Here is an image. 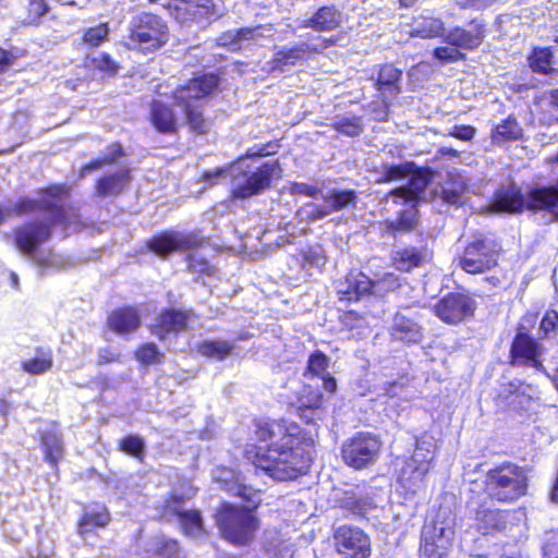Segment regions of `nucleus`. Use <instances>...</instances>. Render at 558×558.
Wrapping results in <instances>:
<instances>
[{"label":"nucleus","instance_id":"37","mask_svg":"<svg viewBox=\"0 0 558 558\" xmlns=\"http://www.w3.org/2000/svg\"><path fill=\"white\" fill-rule=\"evenodd\" d=\"M402 71L392 63H384L379 66L375 82L376 89L383 95L397 96L400 89Z\"/></svg>","mask_w":558,"mask_h":558},{"label":"nucleus","instance_id":"49","mask_svg":"<svg viewBox=\"0 0 558 558\" xmlns=\"http://www.w3.org/2000/svg\"><path fill=\"white\" fill-rule=\"evenodd\" d=\"M189 499L187 496L181 493L170 492L163 499L162 504L159 508V515L162 519H169L172 517L178 518L181 512L185 510L182 509V506Z\"/></svg>","mask_w":558,"mask_h":558},{"label":"nucleus","instance_id":"14","mask_svg":"<svg viewBox=\"0 0 558 558\" xmlns=\"http://www.w3.org/2000/svg\"><path fill=\"white\" fill-rule=\"evenodd\" d=\"M543 345L533 337L524 326L519 325L509 349V365L529 366L537 371L543 369Z\"/></svg>","mask_w":558,"mask_h":558},{"label":"nucleus","instance_id":"47","mask_svg":"<svg viewBox=\"0 0 558 558\" xmlns=\"http://www.w3.org/2000/svg\"><path fill=\"white\" fill-rule=\"evenodd\" d=\"M328 355L322 350H315L308 355L303 376L308 379L318 378L328 372Z\"/></svg>","mask_w":558,"mask_h":558},{"label":"nucleus","instance_id":"10","mask_svg":"<svg viewBox=\"0 0 558 558\" xmlns=\"http://www.w3.org/2000/svg\"><path fill=\"white\" fill-rule=\"evenodd\" d=\"M383 442L372 432H356L341 445V458L353 470H364L379 458Z\"/></svg>","mask_w":558,"mask_h":558},{"label":"nucleus","instance_id":"3","mask_svg":"<svg viewBox=\"0 0 558 558\" xmlns=\"http://www.w3.org/2000/svg\"><path fill=\"white\" fill-rule=\"evenodd\" d=\"M494 210L507 214H521L526 208L532 211H548L558 221V183L556 185L532 187L526 199L515 183L499 187L492 199Z\"/></svg>","mask_w":558,"mask_h":558},{"label":"nucleus","instance_id":"45","mask_svg":"<svg viewBox=\"0 0 558 558\" xmlns=\"http://www.w3.org/2000/svg\"><path fill=\"white\" fill-rule=\"evenodd\" d=\"M231 494L232 496L238 497L243 501V505L240 506L242 508H250L253 511H257L262 506V490L258 488H253L252 486L242 482H233L231 485Z\"/></svg>","mask_w":558,"mask_h":558},{"label":"nucleus","instance_id":"59","mask_svg":"<svg viewBox=\"0 0 558 558\" xmlns=\"http://www.w3.org/2000/svg\"><path fill=\"white\" fill-rule=\"evenodd\" d=\"M539 329L542 338H548L558 332V311L556 308H547L541 319Z\"/></svg>","mask_w":558,"mask_h":558},{"label":"nucleus","instance_id":"7","mask_svg":"<svg viewBox=\"0 0 558 558\" xmlns=\"http://www.w3.org/2000/svg\"><path fill=\"white\" fill-rule=\"evenodd\" d=\"M539 395L537 386L524 379H511L500 385L493 400L497 412L511 417H530L539 404Z\"/></svg>","mask_w":558,"mask_h":558},{"label":"nucleus","instance_id":"43","mask_svg":"<svg viewBox=\"0 0 558 558\" xmlns=\"http://www.w3.org/2000/svg\"><path fill=\"white\" fill-rule=\"evenodd\" d=\"M323 201L329 206L331 213H337L348 207H355L357 194L354 190L332 189L323 196Z\"/></svg>","mask_w":558,"mask_h":558},{"label":"nucleus","instance_id":"4","mask_svg":"<svg viewBox=\"0 0 558 558\" xmlns=\"http://www.w3.org/2000/svg\"><path fill=\"white\" fill-rule=\"evenodd\" d=\"M171 37L170 25L162 15L140 11L128 22L124 45L130 50L147 56L163 49Z\"/></svg>","mask_w":558,"mask_h":558},{"label":"nucleus","instance_id":"60","mask_svg":"<svg viewBox=\"0 0 558 558\" xmlns=\"http://www.w3.org/2000/svg\"><path fill=\"white\" fill-rule=\"evenodd\" d=\"M433 56L441 62H456L465 60V53L460 51V48L453 46H439L433 51Z\"/></svg>","mask_w":558,"mask_h":558},{"label":"nucleus","instance_id":"63","mask_svg":"<svg viewBox=\"0 0 558 558\" xmlns=\"http://www.w3.org/2000/svg\"><path fill=\"white\" fill-rule=\"evenodd\" d=\"M295 50L296 49L294 48V46L289 48H280L278 51H276L274 56V61L280 65H293L298 61H301L300 56Z\"/></svg>","mask_w":558,"mask_h":558},{"label":"nucleus","instance_id":"42","mask_svg":"<svg viewBox=\"0 0 558 558\" xmlns=\"http://www.w3.org/2000/svg\"><path fill=\"white\" fill-rule=\"evenodd\" d=\"M232 342L222 339H206L196 344V351L203 357L216 361L226 360L233 352Z\"/></svg>","mask_w":558,"mask_h":558},{"label":"nucleus","instance_id":"22","mask_svg":"<svg viewBox=\"0 0 558 558\" xmlns=\"http://www.w3.org/2000/svg\"><path fill=\"white\" fill-rule=\"evenodd\" d=\"M173 102L181 108L183 123L194 135H205L209 131V120L205 114L204 106L193 100L191 96L171 92Z\"/></svg>","mask_w":558,"mask_h":558},{"label":"nucleus","instance_id":"8","mask_svg":"<svg viewBox=\"0 0 558 558\" xmlns=\"http://www.w3.org/2000/svg\"><path fill=\"white\" fill-rule=\"evenodd\" d=\"M501 244L486 238L484 234L474 236L466 243L461 255L458 256V266L469 275H481L498 266L501 254Z\"/></svg>","mask_w":558,"mask_h":558},{"label":"nucleus","instance_id":"33","mask_svg":"<svg viewBox=\"0 0 558 558\" xmlns=\"http://www.w3.org/2000/svg\"><path fill=\"white\" fill-rule=\"evenodd\" d=\"M337 507L352 517L364 518L375 505L368 495L347 489L337 498Z\"/></svg>","mask_w":558,"mask_h":558},{"label":"nucleus","instance_id":"1","mask_svg":"<svg viewBox=\"0 0 558 558\" xmlns=\"http://www.w3.org/2000/svg\"><path fill=\"white\" fill-rule=\"evenodd\" d=\"M254 435L265 446L247 444L243 458L256 469L278 482L295 481L308 473L314 442L298 423L286 417L256 418Z\"/></svg>","mask_w":558,"mask_h":558},{"label":"nucleus","instance_id":"16","mask_svg":"<svg viewBox=\"0 0 558 558\" xmlns=\"http://www.w3.org/2000/svg\"><path fill=\"white\" fill-rule=\"evenodd\" d=\"M163 9L180 24L206 23L216 13L213 0H168Z\"/></svg>","mask_w":558,"mask_h":558},{"label":"nucleus","instance_id":"35","mask_svg":"<svg viewBox=\"0 0 558 558\" xmlns=\"http://www.w3.org/2000/svg\"><path fill=\"white\" fill-rule=\"evenodd\" d=\"M445 33V23L440 17L420 14L413 19L409 35L423 39H433L442 36Z\"/></svg>","mask_w":558,"mask_h":558},{"label":"nucleus","instance_id":"34","mask_svg":"<svg viewBox=\"0 0 558 558\" xmlns=\"http://www.w3.org/2000/svg\"><path fill=\"white\" fill-rule=\"evenodd\" d=\"M383 173L378 182H391L410 177V185H414L428 169L416 167L413 161H404L398 165H383Z\"/></svg>","mask_w":558,"mask_h":558},{"label":"nucleus","instance_id":"55","mask_svg":"<svg viewBox=\"0 0 558 558\" xmlns=\"http://www.w3.org/2000/svg\"><path fill=\"white\" fill-rule=\"evenodd\" d=\"M332 129L350 137L359 136L363 131V123L361 117H345L335 121Z\"/></svg>","mask_w":558,"mask_h":558},{"label":"nucleus","instance_id":"48","mask_svg":"<svg viewBox=\"0 0 558 558\" xmlns=\"http://www.w3.org/2000/svg\"><path fill=\"white\" fill-rule=\"evenodd\" d=\"M118 450L142 462L145 458V440L137 434H128L118 441Z\"/></svg>","mask_w":558,"mask_h":558},{"label":"nucleus","instance_id":"64","mask_svg":"<svg viewBox=\"0 0 558 558\" xmlns=\"http://www.w3.org/2000/svg\"><path fill=\"white\" fill-rule=\"evenodd\" d=\"M543 556L546 558H558V530L548 532L543 545Z\"/></svg>","mask_w":558,"mask_h":558},{"label":"nucleus","instance_id":"40","mask_svg":"<svg viewBox=\"0 0 558 558\" xmlns=\"http://www.w3.org/2000/svg\"><path fill=\"white\" fill-rule=\"evenodd\" d=\"M392 332L396 339L407 344H416L423 340L422 327L403 315L395 317Z\"/></svg>","mask_w":558,"mask_h":558},{"label":"nucleus","instance_id":"11","mask_svg":"<svg viewBox=\"0 0 558 558\" xmlns=\"http://www.w3.org/2000/svg\"><path fill=\"white\" fill-rule=\"evenodd\" d=\"M204 244L205 239L196 232H180L175 230L157 232L145 242L146 248L162 259L168 258L174 253L198 250Z\"/></svg>","mask_w":558,"mask_h":558},{"label":"nucleus","instance_id":"50","mask_svg":"<svg viewBox=\"0 0 558 558\" xmlns=\"http://www.w3.org/2000/svg\"><path fill=\"white\" fill-rule=\"evenodd\" d=\"M180 529L185 535H195L204 530L202 513L198 509H190L178 517Z\"/></svg>","mask_w":558,"mask_h":558},{"label":"nucleus","instance_id":"26","mask_svg":"<svg viewBox=\"0 0 558 558\" xmlns=\"http://www.w3.org/2000/svg\"><path fill=\"white\" fill-rule=\"evenodd\" d=\"M142 324L140 310L134 305H122L107 316L108 328L120 336L135 332Z\"/></svg>","mask_w":558,"mask_h":558},{"label":"nucleus","instance_id":"23","mask_svg":"<svg viewBox=\"0 0 558 558\" xmlns=\"http://www.w3.org/2000/svg\"><path fill=\"white\" fill-rule=\"evenodd\" d=\"M148 121L153 129L161 135H177L181 126L173 107L160 99L150 101Z\"/></svg>","mask_w":558,"mask_h":558},{"label":"nucleus","instance_id":"57","mask_svg":"<svg viewBox=\"0 0 558 558\" xmlns=\"http://www.w3.org/2000/svg\"><path fill=\"white\" fill-rule=\"evenodd\" d=\"M187 270L201 276H211L215 272L214 267L205 257L196 256L195 254H187L185 256Z\"/></svg>","mask_w":558,"mask_h":558},{"label":"nucleus","instance_id":"54","mask_svg":"<svg viewBox=\"0 0 558 558\" xmlns=\"http://www.w3.org/2000/svg\"><path fill=\"white\" fill-rule=\"evenodd\" d=\"M427 173H424L422 178L416 181L414 185H410V182L408 185L399 186L391 192V195L402 198L405 202H416L418 198L420 193L424 191V189L428 184V178L426 177Z\"/></svg>","mask_w":558,"mask_h":558},{"label":"nucleus","instance_id":"53","mask_svg":"<svg viewBox=\"0 0 558 558\" xmlns=\"http://www.w3.org/2000/svg\"><path fill=\"white\" fill-rule=\"evenodd\" d=\"M134 357L143 365L158 364L163 360L162 353L154 342L140 344L134 351Z\"/></svg>","mask_w":558,"mask_h":558},{"label":"nucleus","instance_id":"24","mask_svg":"<svg viewBox=\"0 0 558 558\" xmlns=\"http://www.w3.org/2000/svg\"><path fill=\"white\" fill-rule=\"evenodd\" d=\"M343 13L333 3L318 7L301 24V28H308L316 33H329L341 28L343 24Z\"/></svg>","mask_w":558,"mask_h":558},{"label":"nucleus","instance_id":"39","mask_svg":"<svg viewBox=\"0 0 558 558\" xmlns=\"http://www.w3.org/2000/svg\"><path fill=\"white\" fill-rule=\"evenodd\" d=\"M442 538V529L437 532L436 526L423 531L418 545V558H446L447 548L439 544Z\"/></svg>","mask_w":558,"mask_h":558},{"label":"nucleus","instance_id":"58","mask_svg":"<svg viewBox=\"0 0 558 558\" xmlns=\"http://www.w3.org/2000/svg\"><path fill=\"white\" fill-rule=\"evenodd\" d=\"M281 147L280 140H272L259 146H253L240 158H257L276 155Z\"/></svg>","mask_w":558,"mask_h":558},{"label":"nucleus","instance_id":"6","mask_svg":"<svg viewBox=\"0 0 558 558\" xmlns=\"http://www.w3.org/2000/svg\"><path fill=\"white\" fill-rule=\"evenodd\" d=\"M214 520L221 538L234 547L251 546L262 527L256 511L229 501L219 504Z\"/></svg>","mask_w":558,"mask_h":558},{"label":"nucleus","instance_id":"30","mask_svg":"<svg viewBox=\"0 0 558 558\" xmlns=\"http://www.w3.org/2000/svg\"><path fill=\"white\" fill-rule=\"evenodd\" d=\"M372 279L362 271H349L342 288L338 290V299L342 302H359L363 296L372 294Z\"/></svg>","mask_w":558,"mask_h":558},{"label":"nucleus","instance_id":"20","mask_svg":"<svg viewBox=\"0 0 558 558\" xmlns=\"http://www.w3.org/2000/svg\"><path fill=\"white\" fill-rule=\"evenodd\" d=\"M432 462L433 457L429 452H414L404 461L399 471V484L410 492H415L424 483Z\"/></svg>","mask_w":558,"mask_h":558},{"label":"nucleus","instance_id":"12","mask_svg":"<svg viewBox=\"0 0 558 558\" xmlns=\"http://www.w3.org/2000/svg\"><path fill=\"white\" fill-rule=\"evenodd\" d=\"M332 545L340 558H369L373 553L371 536L362 527L350 523L333 530Z\"/></svg>","mask_w":558,"mask_h":558},{"label":"nucleus","instance_id":"25","mask_svg":"<svg viewBox=\"0 0 558 558\" xmlns=\"http://www.w3.org/2000/svg\"><path fill=\"white\" fill-rule=\"evenodd\" d=\"M220 82V73H201L189 78L184 84L177 86L172 93L191 96L193 100H199L214 94L219 88Z\"/></svg>","mask_w":558,"mask_h":558},{"label":"nucleus","instance_id":"46","mask_svg":"<svg viewBox=\"0 0 558 558\" xmlns=\"http://www.w3.org/2000/svg\"><path fill=\"white\" fill-rule=\"evenodd\" d=\"M109 31L108 22H100L97 25L87 27L82 34L81 43L87 49L98 48L100 45L108 41Z\"/></svg>","mask_w":558,"mask_h":558},{"label":"nucleus","instance_id":"21","mask_svg":"<svg viewBox=\"0 0 558 558\" xmlns=\"http://www.w3.org/2000/svg\"><path fill=\"white\" fill-rule=\"evenodd\" d=\"M433 259V250L426 243L422 245H405L393 251L390 255L391 266L401 274H411L428 265Z\"/></svg>","mask_w":558,"mask_h":558},{"label":"nucleus","instance_id":"31","mask_svg":"<svg viewBox=\"0 0 558 558\" xmlns=\"http://www.w3.org/2000/svg\"><path fill=\"white\" fill-rule=\"evenodd\" d=\"M131 179V169L122 167L116 172L98 178L95 183V193L101 197L119 195L130 185Z\"/></svg>","mask_w":558,"mask_h":558},{"label":"nucleus","instance_id":"44","mask_svg":"<svg viewBox=\"0 0 558 558\" xmlns=\"http://www.w3.org/2000/svg\"><path fill=\"white\" fill-rule=\"evenodd\" d=\"M84 65L109 77L116 76L121 69L120 63L107 51H101L96 56H87L84 59Z\"/></svg>","mask_w":558,"mask_h":558},{"label":"nucleus","instance_id":"38","mask_svg":"<svg viewBox=\"0 0 558 558\" xmlns=\"http://www.w3.org/2000/svg\"><path fill=\"white\" fill-rule=\"evenodd\" d=\"M554 57L551 47L534 46L527 54L526 61L533 73L550 76L557 73L554 68Z\"/></svg>","mask_w":558,"mask_h":558},{"label":"nucleus","instance_id":"62","mask_svg":"<svg viewBox=\"0 0 558 558\" xmlns=\"http://www.w3.org/2000/svg\"><path fill=\"white\" fill-rule=\"evenodd\" d=\"M122 361L121 353L111 345H106L97 351L96 364L104 366L107 364L120 363Z\"/></svg>","mask_w":558,"mask_h":558},{"label":"nucleus","instance_id":"36","mask_svg":"<svg viewBox=\"0 0 558 558\" xmlns=\"http://www.w3.org/2000/svg\"><path fill=\"white\" fill-rule=\"evenodd\" d=\"M523 137L524 131L513 114L508 116L490 131V142L494 145L522 141Z\"/></svg>","mask_w":558,"mask_h":558},{"label":"nucleus","instance_id":"17","mask_svg":"<svg viewBox=\"0 0 558 558\" xmlns=\"http://www.w3.org/2000/svg\"><path fill=\"white\" fill-rule=\"evenodd\" d=\"M60 227V223L48 220H32L16 228L13 233L16 248L24 255H33L43 242L48 241L52 235V228Z\"/></svg>","mask_w":558,"mask_h":558},{"label":"nucleus","instance_id":"28","mask_svg":"<svg viewBox=\"0 0 558 558\" xmlns=\"http://www.w3.org/2000/svg\"><path fill=\"white\" fill-rule=\"evenodd\" d=\"M112 521V515L108 507L104 504H97L92 509H85L75 523V531L78 536L86 538L98 529H106Z\"/></svg>","mask_w":558,"mask_h":558},{"label":"nucleus","instance_id":"5","mask_svg":"<svg viewBox=\"0 0 558 558\" xmlns=\"http://www.w3.org/2000/svg\"><path fill=\"white\" fill-rule=\"evenodd\" d=\"M526 470L512 461H502L484 474L483 490L490 502L512 505L527 495Z\"/></svg>","mask_w":558,"mask_h":558},{"label":"nucleus","instance_id":"15","mask_svg":"<svg viewBox=\"0 0 558 558\" xmlns=\"http://www.w3.org/2000/svg\"><path fill=\"white\" fill-rule=\"evenodd\" d=\"M195 317L194 311L191 308L163 307L161 308L154 322L148 326L149 332L160 341L171 336H179L187 331L190 322Z\"/></svg>","mask_w":558,"mask_h":558},{"label":"nucleus","instance_id":"13","mask_svg":"<svg viewBox=\"0 0 558 558\" xmlns=\"http://www.w3.org/2000/svg\"><path fill=\"white\" fill-rule=\"evenodd\" d=\"M476 307V301L471 294L452 291L442 295L433 305L432 312L440 322L457 326L472 319Z\"/></svg>","mask_w":558,"mask_h":558},{"label":"nucleus","instance_id":"27","mask_svg":"<svg viewBox=\"0 0 558 558\" xmlns=\"http://www.w3.org/2000/svg\"><path fill=\"white\" fill-rule=\"evenodd\" d=\"M420 222V211L415 204L397 213L395 219H386L380 223L381 235L393 239L413 232Z\"/></svg>","mask_w":558,"mask_h":558},{"label":"nucleus","instance_id":"56","mask_svg":"<svg viewBox=\"0 0 558 558\" xmlns=\"http://www.w3.org/2000/svg\"><path fill=\"white\" fill-rule=\"evenodd\" d=\"M320 39H322V48H318L314 45H311V44L304 43V41L298 43L296 45H294V48L296 49L295 51L300 56V59L304 60V59L313 58V57L319 54L322 49L335 46L338 41L337 36H330V37L320 38Z\"/></svg>","mask_w":558,"mask_h":558},{"label":"nucleus","instance_id":"32","mask_svg":"<svg viewBox=\"0 0 558 558\" xmlns=\"http://www.w3.org/2000/svg\"><path fill=\"white\" fill-rule=\"evenodd\" d=\"M324 396L323 393L305 386L298 397L296 414L306 424H312L316 420V413L323 408Z\"/></svg>","mask_w":558,"mask_h":558},{"label":"nucleus","instance_id":"9","mask_svg":"<svg viewBox=\"0 0 558 558\" xmlns=\"http://www.w3.org/2000/svg\"><path fill=\"white\" fill-rule=\"evenodd\" d=\"M281 167L278 159L265 161L260 163L255 170L236 169L232 174V179H243L241 183H236L230 191L232 199H246L253 196L260 195L271 186L275 178L280 177Z\"/></svg>","mask_w":558,"mask_h":558},{"label":"nucleus","instance_id":"2","mask_svg":"<svg viewBox=\"0 0 558 558\" xmlns=\"http://www.w3.org/2000/svg\"><path fill=\"white\" fill-rule=\"evenodd\" d=\"M71 186L66 183H49L36 191L38 199L22 196L14 202L10 211L16 216L31 215L36 211L49 214L52 222L60 223V228L68 229L80 222V214L76 208L65 206V201L71 195Z\"/></svg>","mask_w":558,"mask_h":558},{"label":"nucleus","instance_id":"29","mask_svg":"<svg viewBox=\"0 0 558 558\" xmlns=\"http://www.w3.org/2000/svg\"><path fill=\"white\" fill-rule=\"evenodd\" d=\"M37 439L44 454V460L56 472L65 453L63 437L60 430L44 429L37 434Z\"/></svg>","mask_w":558,"mask_h":558},{"label":"nucleus","instance_id":"19","mask_svg":"<svg viewBox=\"0 0 558 558\" xmlns=\"http://www.w3.org/2000/svg\"><path fill=\"white\" fill-rule=\"evenodd\" d=\"M509 514V510L492 506L489 499L481 500L473 509L474 527L482 535H495L507 529Z\"/></svg>","mask_w":558,"mask_h":558},{"label":"nucleus","instance_id":"52","mask_svg":"<svg viewBox=\"0 0 558 558\" xmlns=\"http://www.w3.org/2000/svg\"><path fill=\"white\" fill-rule=\"evenodd\" d=\"M50 8L47 0H28L25 7V17L23 24L27 26H37L43 16L49 12Z\"/></svg>","mask_w":558,"mask_h":558},{"label":"nucleus","instance_id":"61","mask_svg":"<svg viewBox=\"0 0 558 558\" xmlns=\"http://www.w3.org/2000/svg\"><path fill=\"white\" fill-rule=\"evenodd\" d=\"M298 255L300 258V265L303 269L310 267H318L325 263L324 256L312 247H308L307 250H301Z\"/></svg>","mask_w":558,"mask_h":558},{"label":"nucleus","instance_id":"41","mask_svg":"<svg viewBox=\"0 0 558 558\" xmlns=\"http://www.w3.org/2000/svg\"><path fill=\"white\" fill-rule=\"evenodd\" d=\"M21 371L32 375L39 376L48 373L53 367V354L50 349L37 347L35 356L25 359L20 364Z\"/></svg>","mask_w":558,"mask_h":558},{"label":"nucleus","instance_id":"51","mask_svg":"<svg viewBox=\"0 0 558 558\" xmlns=\"http://www.w3.org/2000/svg\"><path fill=\"white\" fill-rule=\"evenodd\" d=\"M372 294L378 298L396 292L402 286L399 276L393 272H386L375 280L372 279Z\"/></svg>","mask_w":558,"mask_h":558},{"label":"nucleus","instance_id":"18","mask_svg":"<svg viewBox=\"0 0 558 558\" xmlns=\"http://www.w3.org/2000/svg\"><path fill=\"white\" fill-rule=\"evenodd\" d=\"M488 27L485 19L481 16L472 17L466 26L452 27L444 40L450 46L468 51H474L480 48L487 35Z\"/></svg>","mask_w":558,"mask_h":558}]
</instances>
